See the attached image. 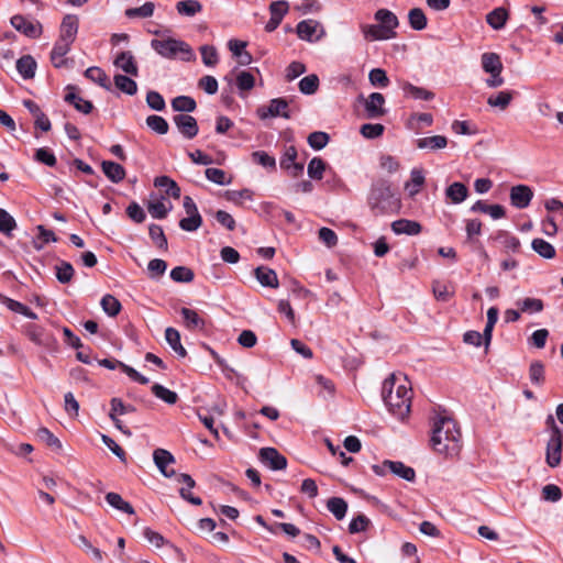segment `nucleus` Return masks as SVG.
Wrapping results in <instances>:
<instances>
[{"label":"nucleus","instance_id":"f257e3e1","mask_svg":"<svg viewBox=\"0 0 563 563\" xmlns=\"http://www.w3.org/2000/svg\"><path fill=\"white\" fill-rule=\"evenodd\" d=\"M430 442L439 454L456 456L462 449V434L457 423L450 417L438 416L433 421Z\"/></svg>","mask_w":563,"mask_h":563},{"label":"nucleus","instance_id":"f03ea898","mask_svg":"<svg viewBox=\"0 0 563 563\" xmlns=\"http://www.w3.org/2000/svg\"><path fill=\"white\" fill-rule=\"evenodd\" d=\"M382 397L389 411L398 419L404 420L411 406V388L407 386V378L401 374H391L383 383Z\"/></svg>","mask_w":563,"mask_h":563},{"label":"nucleus","instance_id":"7ed1b4c3","mask_svg":"<svg viewBox=\"0 0 563 563\" xmlns=\"http://www.w3.org/2000/svg\"><path fill=\"white\" fill-rule=\"evenodd\" d=\"M367 206L374 217L396 214L401 209V199L386 179L375 180L367 196Z\"/></svg>","mask_w":563,"mask_h":563},{"label":"nucleus","instance_id":"20e7f679","mask_svg":"<svg viewBox=\"0 0 563 563\" xmlns=\"http://www.w3.org/2000/svg\"><path fill=\"white\" fill-rule=\"evenodd\" d=\"M151 47L162 57L175 59L179 57L181 60H195L196 55L189 44L181 40L168 37L166 40H152Z\"/></svg>","mask_w":563,"mask_h":563},{"label":"nucleus","instance_id":"39448f33","mask_svg":"<svg viewBox=\"0 0 563 563\" xmlns=\"http://www.w3.org/2000/svg\"><path fill=\"white\" fill-rule=\"evenodd\" d=\"M358 101L363 103L367 119H378L387 113L385 97L380 92H372L367 98L361 95Z\"/></svg>","mask_w":563,"mask_h":563},{"label":"nucleus","instance_id":"423d86ee","mask_svg":"<svg viewBox=\"0 0 563 563\" xmlns=\"http://www.w3.org/2000/svg\"><path fill=\"white\" fill-rule=\"evenodd\" d=\"M25 333L27 338L38 346H43L49 352L57 351V341L56 339L46 333L45 330L36 324H27L25 328Z\"/></svg>","mask_w":563,"mask_h":563},{"label":"nucleus","instance_id":"0eeeda50","mask_svg":"<svg viewBox=\"0 0 563 563\" xmlns=\"http://www.w3.org/2000/svg\"><path fill=\"white\" fill-rule=\"evenodd\" d=\"M289 103L284 98H275L269 101L267 107H261L257 109V114L261 119H267L269 117L276 118L282 117L290 119V112L288 111Z\"/></svg>","mask_w":563,"mask_h":563},{"label":"nucleus","instance_id":"6e6552de","mask_svg":"<svg viewBox=\"0 0 563 563\" xmlns=\"http://www.w3.org/2000/svg\"><path fill=\"white\" fill-rule=\"evenodd\" d=\"M258 460L273 471H282L287 467V460L275 448H262Z\"/></svg>","mask_w":563,"mask_h":563},{"label":"nucleus","instance_id":"1a4fd4ad","mask_svg":"<svg viewBox=\"0 0 563 563\" xmlns=\"http://www.w3.org/2000/svg\"><path fill=\"white\" fill-rule=\"evenodd\" d=\"M111 410L109 412V418L112 420L114 427L123 432L124 434H131L129 430H125L122 421L118 418V416L131 413L135 411V407L132 405H125L121 398L113 397L110 400Z\"/></svg>","mask_w":563,"mask_h":563},{"label":"nucleus","instance_id":"9d476101","mask_svg":"<svg viewBox=\"0 0 563 563\" xmlns=\"http://www.w3.org/2000/svg\"><path fill=\"white\" fill-rule=\"evenodd\" d=\"M173 121L178 131L188 140L194 139L199 132L197 120L189 114H176L174 115Z\"/></svg>","mask_w":563,"mask_h":563},{"label":"nucleus","instance_id":"9b49d317","mask_svg":"<svg viewBox=\"0 0 563 563\" xmlns=\"http://www.w3.org/2000/svg\"><path fill=\"white\" fill-rule=\"evenodd\" d=\"M374 19L385 33L390 35V38L396 37L397 33L395 30L399 25V21L394 12L388 9H378L374 14Z\"/></svg>","mask_w":563,"mask_h":563},{"label":"nucleus","instance_id":"f8f14e48","mask_svg":"<svg viewBox=\"0 0 563 563\" xmlns=\"http://www.w3.org/2000/svg\"><path fill=\"white\" fill-rule=\"evenodd\" d=\"M288 2L284 0L273 1L269 4L271 19L265 25L267 32L275 31L282 23L284 16L288 12Z\"/></svg>","mask_w":563,"mask_h":563},{"label":"nucleus","instance_id":"ddd939ff","mask_svg":"<svg viewBox=\"0 0 563 563\" xmlns=\"http://www.w3.org/2000/svg\"><path fill=\"white\" fill-rule=\"evenodd\" d=\"M11 25L22 34L35 38L40 36L42 26L38 22H32L21 14L13 15L10 20Z\"/></svg>","mask_w":563,"mask_h":563},{"label":"nucleus","instance_id":"4468645a","mask_svg":"<svg viewBox=\"0 0 563 563\" xmlns=\"http://www.w3.org/2000/svg\"><path fill=\"white\" fill-rule=\"evenodd\" d=\"M509 197L514 207L525 209L530 205L533 191L527 185H517L511 187Z\"/></svg>","mask_w":563,"mask_h":563},{"label":"nucleus","instance_id":"2eb2a0df","mask_svg":"<svg viewBox=\"0 0 563 563\" xmlns=\"http://www.w3.org/2000/svg\"><path fill=\"white\" fill-rule=\"evenodd\" d=\"M562 435L550 437L547 443L545 462L550 467H556L562 459Z\"/></svg>","mask_w":563,"mask_h":563},{"label":"nucleus","instance_id":"dca6fc26","mask_svg":"<svg viewBox=\"0 0 563 563\" xmlns=\"http://www.w3.org/2000/svg\"><path fill=\"white\" fill-rule=\"evenodd\" d=\"M113 65L131 76L136 77L139 75L136 60L130 51L119 53L113 60Z\"/></svg>","mask_w":563,"mask_h":563},{"label":"nucleus","instance_id":"f3484780","mask_svg":"<svg viewBox=\"0 0 563 563\" xmlns=\"http://www.w3.org/2000/svg\"><path fill=\"white\" fill-rule=\"evenodd\" d=\"M153 460L157 468L165 477H172L175 475V471H168L167 465L175 463L174 455L165 449H156L153 452Z\"/></svg>","mask_w":563,"mask_h":563},{"label":"nucleus","instance_id":"a211bd4d","mask_svg":"<svg viewBox=\"0 0 563 563\" xmlns=\"http://www.w3.org/2000/svg\"><path fill=\"white\" fill-rule=\"evenodd\" d=\"M79 20L75 14H66L60 24L59 38L74 42L78 32Z\"/></svg>","mask_w":563,"mask_h":563},{"label":"nucleus","instance_id":"6ab92c4d","mask_svg":"<svg viewBox=\"0 0 563 563\" xmlns=\"http://www.w3.org/2000/svg\"><path fill=\"white\" fill-rule=\"evenodd\" d=\"M390 227L393 232L397 235H418L422 231V227L418 221L408 219L396 220Z\"/></svg>","mask_w":563,"mask_h":563},{"label":"nucleus","instance_id":"aec40b11","mask_svg":"<svg viewBox=\"0 0 563 563\" xmlns=\"http://www.w3.org/2000/svg\"><path fill=\"white\" fill-rule=\"evenodd\" d=\"M255 278L263 287L278 288L279 282L277 274L274 269L258 266L254 271Z\"/></svg>","mask_w":563,"mask_h":563},{"label":"nucleus","instance_id":"412c9836","mask_svg":"<svg viewBox=\"0 0 563 563\" xmlns=\"http://www.w3.org/2000/svg\"><path fill=\"white\" fill-rule=\"evenodd\" d=\"M71 44L73 42H67L63 38H58L56 41L51 53V60L56 68H60L66 65L67 59H60V62H57V58L65 57V55L69 52Z\"/></svg>","mask_w":563,"mask_h":563},{"label":"nucleus","instance_id":"4be33fe9","mask_svg":"<svg viewBox=\"0 0 563 563\" xmlns=\"http://www.w3.org/2000/svg\"><path fill=\"white\" fill-rule=\"evenodd\" d=\"M180 314L184 319L186 328L190 331L203 330L206 327L205 320L197 313V311L189 308H181Z\"/></svg>","mask_w":563,"mask_h":563},{"label":"nucleus","instance_id":"5701e85b","mask_svg":"<svg viewBox=\"0 0 563 563\" xmlns=\"http://www.w3.org/2000/svg\"><path fill=\"white\" fill-rule=\"evenodd\" d=\"M448 145V139L443 135H433L420 137L416 141V146L420 150H442Z\"/></svg>","mask_w":563,"mask_h":563},{"label":"nucleus","instance_id":"b1692460","mask_svg":"<svg viewBox=\"0 0 563 563\" xmlns=\"http://www.w3.org/2000/svg\"><path fill=\"white\" fill-rule=\"evenodd\" d=\"M361 32L368 42L391 40L378 24H361Z\"/></svg>","mask_w":563,"mask_h":563},{"label":"nucleus","instance_id":"393cba45","mask_svg":"<svg viewBox=\"0 0 563 563\" xmlns=\"http://www.w3.org/2000/svg\"><path fill=\"white\" fill-rule=\"evenodd\" d=\"M103 174L112 181V183H120L125 177V169L122 165L111 162V161H103L101 164Z\"/></svg>","mask_w":563,"mask_h":563},{"label":"nucleus","instance_id":"a878e982","mask_svg":"<svg viewBox=\"0 0 563 563\" xmlns=\"http://www.w3.org/2000/svg\"><path fill=\"white\" fill-rule=\"evenodd\" d=\"M36 66L31 55H23L16 60V70L23 79H32L35 76Z\"/></svg>","mask_w":563,"mask_h":563},{"label":"nucleus","instance_id":"bb28decb","mask_svg":"<svg viewBox=\"0 0 563 563\" xmlns=\"http://www.w3.org/2000/svg\"><path fill=\"white\" fill-rule=\"evenodd\" d=\"M467 187L459 181L451 184L445 190L446 198L455 205L463 202L467 198Z\"/></svg>","mask_w":563,"mask_h":563},{"label":"nucleus","instance_id":"cd10ccee","mask_svg":"<svg viewBox=\"0 0 563 563\" xmlns=\"http://www.w3.org/2000/svg\"><path fill=\"white\" fill-rule=\"evenodd\" d=\"M154 186L164 189L167 196L175 199L180 197V187L168 176H158L154 179Z\"/></svg>","mask_w":563,"mask_h":563},{"label":"nucleus","instance_id":"c85d7f7f","mask_svg":"<svg viewBox=\"0 0 563 563\" xmlns=\"http://www.w3.org/2000/svg\"><path fill=\"white\" fill-rule=\"evenodd\" d=\"M402 91L406 97H410L417 100L430 101L434 98V93L432 91L427 90L422 87L415 86L410 82H405L402 85Z\"/></svg>","mask_w":563,"mask_h":563},{"label":"nucleus","instance_id":"c756f323","mask_svg":"<svg viewBox=\"0 0 563 563\" xmlns=\"http://www.w3.org/2000/svg\"><path fill=\"white\" fill-rule=\"evenodd\" d=\"M532 250L541 257L545 260H552L555 257V247L548 241L536 238L531 242Z\"/></svg>","mask_w":563,"mask_h":563},{"label":"nucleus","instance_id":"7c9ffc66","mask_svg":"<svg viewBox=\"0 0 563 563\" xmlns=\"http://www.w3.org/2000/svg\"><path fill=\"white\" fill-rule=\"evenodd\" d=\"M481 60L483 70L487 74L504 69L500 56L497 53H484Z\"/></svg>","mask_w":563,"mask_h":563},{"label":"nucleus","instance_id":"2f4dec72","mask_svg":"<svg viewBox=\"0 0 563 563\" xmlns=\"http://www.w3.org/2000/svg\"><path fill=\"white\" fill-rule=\"evenodd\" d=\"M85 77L98 84L100 87L110 90L111 85L103 69L97 66L89 67L85 70Z\"/></svg>","mask_w":563,"mask_h":563},{"label":"nucleus","instance_id":"473e14b6","mask_svg":"<svg viewBox=\"0 0 563 563\" xmlns=\"http://www.w3.org/2000/svg\"><path fill=\"white\" fill-rule=\"evenodd\" d=\"M508 18L507 10L503 7L495 8L486 15V22L494 29L500 30L505 26Z\"/></svg>","mask_w":563,"mask_h":563},{"label":"nucleus","instance_id":"72a5a7b5","mask_svg":"<svg viewBox=\"0 0 563 563\" xmlns=\"http://www.w3.org/2000/svg\"><path fill=\"white\" fill-rule=\"evenodd\" d=\"M318 22L313 20H303L297 24V34L299 38L308 42L313 41V36L317 32Z\"/></svg>","mask_w":563,"mask_h":563},{"label":"nucleus","instance_id":"f704fd0d","mask_svg":"<svg viewBox=\"0 0 563 563\" xmlns=\"http://www.w3.org/2000/svg\"><path fill=\"white\" fill-rule=\"evenodd\" d=\"M65 101L73 104L77 111L84 114H89L93 109V104L91 101L82 99L74 91L66 93Z\"/></svg>","mask_w":563,"mask_h":563},{"label":"nucleus","instance_id":"c9c22d12","mask_svg":"<svg viewBox=\"0 0 563 563\" xmlns=\"http://www.w3.org/2000/svg\"><path fill=\"white\" fill-rule=\"evenodd\" d=\"M423 184L424 176L422 170L413 168L410 173V181L405 184V189L408 191L410 197H413L420 191Z\"/></svg>","mask_w":563,"mask_h":563},{"label":"nucleus","instance_id":"e433bc0d","mask_svg":"<svg viewBox=\"0 0 563 563\" xmlns=\"http://www.w3.org/2000/svg\"><path fill=\"white\" fill-rule=\"evenodd\" d=\"M106 500L111 507H113L122 512H125L128 515L134 514V508L132 507V505L130 503L125 501L121 497V495L118 493H113V492L108 493L106 495Z\"/></svg>","mask_w":563,"mask_h":563},{"label":"nucleus","instance_id":"4c0bfd02","mask_svg":"<svg viewBox=\"0 0 563 563\" xmlns=\"http://www.w3.org/2000/svg\"><path fill=\"white\" fill-rule=\"evenodd\" d=\"M529 379L538 387H541L545 382L544 364L540 361H533L529 366Z\"/></svg>","mask_w":563,"mask_h":563},{"label":"nucleus","instance_id":"58836bf2","mask_svg":"<svg viewBox=\"0 0 563 563\" xmlns=\"http://www.w3.org/2000/svg\"><path fill=\"white\" fill-rule=\"evenodd\" d=\"M327 508L336 520H342L346 515L347 504L341 497H331L327 501Z\"/></svg>","mask_w":563,"mask_h":563},{"label":"nucleus","instance_id":"ea45409f","mask_svg":"<svg viewBox=\"0 0 563 563\" xmlns=\"http://www.w3.org/2000/svg\"><path fill=\"white\" fill-rule=\"evenodd\" d=\"M172 108L176 112H192L197 108L194 98L189 96H178L172 100Z\"/></svg>","mask_w":563,"mask_h":563},{"label":"nucleus","instance_id":"a19ab883","mask_svg":"<svg viewBox=\"0 0 563 563\" xmlns=\"http://www.w3.org/2000/svg\"><path fill=\"white\" fill-rule=\"evenodd\" d=\"M389 472L408 481L413 482L416 478V472L412 467L405 465L402 462L393 461L389 463Z\"/></svg>","mask_w":563,"mask_h":563},{"label":"nucleus","instance_id":"79ce46f5","mask_svg":"<svg viewBox=\"0 0 563 563\" xmlns=\"http://www.w3.org/2000/svg\"><path fill=\"white\" fill-rule=\"evenodd\" d=\"M113 80L115 87L122 92L129 96H134L136 93L137 85L132 78L118 74L113 77Z\"/></svg>","mask_w":563,"mask_h":563},{"label":"nucleus","instance_id":"37998d69","mask_svg":"<svg viewBox=\"0 0 563 563\" xmlns=\"http://www.w3.org/2000/svg\"><path fill=\"white\" fill-rule=\"evenodd\" d=\"M178 14L185 16H194L202 10V5L197 0H184L176 4Z\"/></svg>","mask_w":563,"mask_h":563},{"label":"nucleus","instance_id":"c03bdc74","mask_svg":"<svg viewBox=\"0 0 563 563\" xmlns=\"http://www.w3.org/2000/svg\"><path fill=\"white\" fill-rule=\"evenodd\" d=\"M76 545L81 548L87 554H90L98 563L103 562V553L101 550L93 547L85 536L79 534L77 537Z\"/></svg>","mask_w":563,"mask_h":563},{"label":"nucleus","instance_id":"a18cd8bd","mask_svg":"<svg viewBox=\"0 0 563 563\" xmlns=\"http://www.w3.org/2000/svg\"><path fill=\"white\" fill-rule=\"evenodd\" d=\"M514 91H500L496 96H490L487 99V103L490 107L499 108L500 110H505L514 98Z\"/></svg>","mask_w":563,"mask_h":563},{"label":"nucleus","instance_id":"49530a36","mask_svg":"<svg viewBox=\"0 0 563 563\" xmlns=\"http://www.w3.org/2000/svg\"><path fill=\"white\" fill-rule=\"evenodd\" d=\"M410 26L416 31H421L427 27L428 20L424 12L420 8H413L408 13Z\"/></svg>","mask_w":563,"mask_h":563},{"label":"nucleus","instance_id":"de8ad7c7","mask_svg":"<svg viewBox=\"0 0 563 563\" xmlns=\"http://www.w3.org/2000/svg\"><path fill=\"white\" fill-rule=\"evenodd\" d=\"M55 271L56 278L60 284L70 283L75 274L73 265L66 261H60L59 264L55 266Z\"/></svg>","mask_w":563,"mask_h":563},{"label":"nucleus","instance_id":"09e8293b","mask_svg":"<svg viewBox=\"0 0 563 563\" xmlns=\"http://www.w3.org/2000/svg\"><path fill=\"white\" fill-rule=\"evenodd\" d=\"M102 310L109 316V317H115L121 311V302L112 295H104L100 302Z\"/></svg>","mask_w":563,"mask_h":563},{"label":"nucleus","instance_id":"8fccbe9b","mask_svg":"<svg viewBox=\"0 0 563 563\" xmlns=\"http://www.w3.org/2000/svg\"><path fill=\"white\" fill-rule=\"evenodd\" d=\"M151 389L152 393L157 398H159L161 400L165 401L168 405H174L178 400V395L175 391L164 387L161 384H154Z\"/></svg>","mask_w":563,"mask_h":563},{"label":"nucleus","instance_id":"3c124183","mask_svg":"<svg viewBox=\"0 0 563 563\" xmlns=\"http://www.w3.org/2000/svg\"><path fill=\"white\" fill-rule=\"evenodd\" d=\"M148 234L158 249H162L164 251L167 250V239L161 225L154 223L151 224L148 228Z\"/></svg>","mask_w":563,"mask_h":563},{"label":"nucleus","instance_id":"603ef678","mask_svg":"<svg viewBox=\"0 0 563 563\" xmlns=\"http://www.w3.org/2000/svg\"><path fill=\"white\" fill-rule=\"evenodd\" d=\"M147 126L157 134L164 135L168 132L169 125L167 121L159 115L152 114L146 118Z\"/></svg>","mask_w":563,"mask_h":563},{"label":"nucleus","instance_id":"864d4df0","mask_svg":"<svg viewBox=\"0 0 563 563\" xmlns=\"http://www.w3.org/2000/svg\"><path fill=\"white\" fill-rule=\"evenodd\" d=\"M325 170V163L320 157H313L308 164V176L311 179L320 180L323 177V173Z\"/></svg>","mask_w":563,"mask_h":563},{"label":"nucleus","instance_id":"5fc2aeb1","mask_svg":"<svg viewBox=\"0 0 563 563\" xmlns=\"http://www.w3.org/2000/svg\"><path fill=\"white\" fill-rule=\"evenodd\" d=\"M170 278L176 283H191L195 274L189 267L176 266L170 271Z\"/></svg>","mask_w":563,"mask_h":563},{"label":"nucleus","instance_id":"6e6d98bb","mask_svg":"<svg viewBox=\"0 0 563 563\" xmlns=\"http://www.w3.org/2000/svg\"><path fill=\"white\" fill-rule=\"evenodd\" d=\"M200 54L202 63L208 67H213L219 62L218 51L213 45L200 46Z\"/></svg>","mask_w":563,"mask_h":563},{"label":"nucleus","instance_id":"4d7b16f0","mask_svg":"<svg viewBox=\"0 0 563 563\" xmlns=\"http://www.w3.org/2000/svg\"><path fill=\"white\" fill-rule=\"evenodd\" d=\"M298 87L303 95H312L319 88V78L314 74L308 75L299 81Z\"/></svg>","mask_w":563,"mask_h":563},{"label":"nucleus","instance_id":"13d9d810","mask_svg":"<svg viewBox=\"0 0 563 563\" xmlns=\"http://www.w3.org/2000/svg\"><path fill=\"white\" fill-rule=\"evenodd\" d=\"M330 136L325 132L316 131L309 134L308 144L317 151L322 150L329 143Z\"/></svg>","mask_w":563,"mask_h":563},{"label":"nucleus","instance_id":"bf43d9fd","mask_svg":"<svg viewBox=\"0 0 563 563\" xmlns=\"http://www.w3.org/2000/svg\"><path fill=\"white\" fill-rule=\"evenodd\" d=\"M154 3L145 2L143 5L139 8H130L125 10V15L128 18H150L154 13Z\"/></svg>","mask_w":563,"mask_h":563},{"label":"nucleus","instance_id":"052dcab7","mask_svg":"<svg viewBox=\"0 0 563 563\" xmlns=\"http://www.w3.org/2000/svg\"><path fill=\"white\" fill-rule=\"evenodd\" d=\"M224 197L228 201H231L235 205H242L244 199L252 200L253 191L247 188L241 190H228L225 191Z\"/></svg>","mask_w":563,"mask_h":563},{"label":"nucleus","instance_id":"680f3d73","mask_svg":"<svg viewBox=\"0 0 563 563\" xmlns=\"http://www.w3.org/2000/svg\"><path fill=\"white\" fill-rule=\"evenodd\" d=\"M15 228L14 218L7 210L0 208V232L10 235Z\"/></svg>","mask_w":563,"mask_h":563},{"label":"nucleus","instance_id":"e2e57ef3","mask_svg":"<svg viewBox=\"0 0 563 563\" xmlns=\"http://www.w3.org/2000/svg\"><path fill=\"white\" fill-rule=\"evenodd\" d=\"M369 82L379 88H385L389 85V78L387 77V74L382 68H374L368 74Z\"/></svg>","mask_w":563,"mask_h":563},{"label":"nucleus","instance_id":"0e129e2a","mask_svg":"<svg viewBox=\"0 0 563 563\" xmlns=\"http://www.w3.org/2000/svg\"><path fill=\"white\" fill-rule=\"evenodd\" d=\"M521 312L536 313L543 310V302L538 298H525L518 302Z\"/></svg>","mask_w":563,"mask_h":563},{"label":"nucleus","instance_id":"69168bd1","mask_svg":"<svg viewBox=\"0 0 563 563\" xmlns=\"http://www.w3.org/2000/svg\"><path fill=\"white\" fill-rule=\"evenodd\" d=\"M255 85V77L246 70L236 75V86L241 91H250Z\"/></svg>","mask_w":563,"mask_h":563},{"label":"nucleus","instance_id":"338daca9","mask_svg":"<svg viewBox=\"0 0 563 563\" xmlns=\"http://www.w3.org/2000/svg\"><path fill=\"white\" fill-rule=\"evenodd\" d=\"M36 437L38 438V440H41L51 448H54L56 450L62 449L60 441L47 428L38 429L36 432Z\"/></svg>","mask_w":563,"mask_h":563},{"label":"nucleus","instance_id":"774afa93","mask_svg":"<svg viewBox=\"0 0 563 563\" xmlns=\"http://www.w3.org/2000/svg\"><path fill=\"white\" fill-rule=\"evenodd\" d=\"M252 161L265 168L275 169L276 161L275 157L268 155L264 151H255L252 153Z\"/></svg>","mask_w":563,"mask_h":563}]
</instances>
